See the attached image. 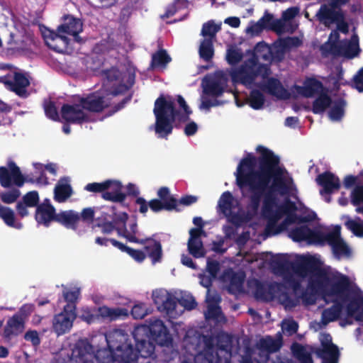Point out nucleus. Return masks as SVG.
<instances>
[{
    "label": "nucleus",
    "mask_w": 363,
    "mask_h": 363,
    "mask_svg": "<svg viewBox=\"0 0 363 363\" xmlns=\"http://www.w3.org/2000/svg\"><path fill=\"white\" fill-rule=\"evenodd\" d=\"M281 22L274 21L273 16L265 12L264 16L258 21H250L245 29V33L250 37H255L260 35L264 30H272L280 32Z\"/></svg>",
    "instance_id": "f3484780"
},
{
    "label": "nucleus",
    "mask_w": 363,
    "mask_h": 363,
    "mask_svg": "<svg viewBox=\"0 0 363 363\" xmlns=\"http://www.w3.org/2000/svg\"><path fill=\"white\" fill-rule=\"evenodd\" d=\"M33 306L32 305L26 304L21 308L19 312L17 314H19L20 316L23 317V320H25L26 316L30 314L33 311Z\"/></svg>",
    "instance_id": "e2e57ef3"
},
{
    "label": "nucleus",
    "mask_w": 363,
    "mask_h": 363,
    "mask_svg": "<svg viewBox=\"0 0 363 363\" xmlns=\"http://www.w3.org/2000/svg\"><path fill=\"white\" fill-rule=\"evenodd\" d=\"M197 130L198 125L194 121L188 122L184 127V133L188 136L194 135Z\"/></svg>",
    "instance_id": "13d9d810"
},
{
    "label": "nucleus",
    "mask_w": 363,
    "mask_h": 363,
    "mask_svg": "<svg viewBox=\"0 0 363 363\" xmlns=\"http://www.w3.org/2000/svg\"><path fill=\"white\" fill-rule=\"evenodd\" d=\"M131 313L134 318L141 319L148 313V308L143 303L136 304L133 306Z\"/></svg>",
    "instance_id": "de8ad7c7"
},
{
    "label": "nucleus",
    "mask_w": 363,
    "mask_h": 363,
    "mask_svg": "<svg viewBox=\"0 0 363 363\" xmlns=\"http://www.w3.org/2000/svg\"><path fill=\"white\" fill-rule=\"evenodd\" d=\"M227 77L226 74L219 71L214 74L213 76L206 77L203 81V87L204 95L201 98V109H207L211 106L216 105L214 103H208L205 95L217 96L220 95L226 86Z\"/></svg>",
    "instance_id": "dca6fc26"
},
{
    "label": "nucleus",
    "mask_w": 363,
    "mask_h": 363,
    "mask_svg": "<svg viewBox=\"0 0 363 363\" xmlns=\"http://www.w3.org/2000/svg\"><path fill=\"white\" fill-rule=\"evenodd\" d=\"M99 315L104 318L115 320L128 315V311L122 308H111L107 306H101L98 309Z\"/></svg>",
    "instance_id": "72a5a7b5"
},
{
    "label": "nucleus",
    "mask_w": 363,
    "mask_h": 363,
    "mask_svg": "<svg viewBox=\"0 0 363 363\" xmlns=\"http://www.w3.org/2000/svg\"><path fill=\"white\" fill-rule=\"evenodd\" d=\"M321 84L314 79H307L303 86H295L292 89L294 96L311 97L320 94L313 106L315 113H320L328 110L330 121H339L345 114V103L341 99H331L327 94L323 93Z\"/></svg>",
    "instance_id": "0eeeda50"
},
{
    "label": "nucleus",
    "mask_w": 363,
    "mask_h": 363,
    "mask_svg": "<svg viewBox=\"0 0 363 363\" xmlns=\"http://www.w3.org/2000/svg\"><path fill=\"white\" fill-rule=\"evenodd\" d=\"M171 59L164 50H160L152 56V66L156 68H164Z\"/></svg>",
    "instance_id": "c03bdc74"
},
{
    "label": "nucleus",
    "mask_w": 363,
    "mask_h": 363,
    "mask_svg": "<svg viewBox=\"0 0 363 363\" xmlns=\"http://www.w3.org/2000/svg\"><path fill=\"white\" fill-rule=\"evenodd\" d=\"M352 203L357 213H363V186H356L351 193Z\"/></svg>",
    "instance_id": "ea45409f"
},
{
    "label": "nucleus",
    "mask_w": 363,
    "mask_h": 363,
    "mask_svg": "<svg viewBox=\"0 0 363 363\" xmlns=\"http://www.w3.org/2000/svg\"><path fill=\"white\" fill-rule=\"evenodd\" d=\"M316 182L322 187L320 194L328 202L330 201L328 194L335 192L340 186V179L330 172L320 174L316 178Z\"/></svg>",
    "instance_id": "4be33fe9"
},
{
    "label": "nucleus",
    "mask_w": 363,
    "mask_h": 363,
    "mask_svg": "<svg viewBox=\"0 0 363 363\" xmlns=\"http://www.w3.org/2000/svg\"><path fill=\"white\" fill-rule=\"evenodd\" d=\"M200 57L205 60H210L213 55L212 40L210 38H205L201 42L199 46Z\"/></svg>",
    "instance_id": "79ce46f5"
},
{
    "label": "nucleus",
    "mask_w": 363,
    "mask_h": 363,
    "mask_svg": "<svg viewBox=\"0 0 363 363\" xmlns=\"http://www.w3.org/2000/svg\"><path fill=\"white\" fill-rule=\"evenodd\" d=\"M193 223L198 228L190 230V238L189 240L188 247L190 253L194 257L199 258L204 256L205 255L201 238L206 235L204 231L202 230V219L201 218H194Z\"/></svg>",
    "instance_id": "a211bd4d"
},
{
    "label": "nucleus",
    "mask_w": 363,
    "mask_h": 363,
    "mask_svg": "<svg viewBox=\"0 0 363 363\" xmlns=\"http://www.w3.org/2000/svg\"><path fill=\"white\" fill-rule=\"evenodd\" d=\"M55 216L54 207L46 200L37 208L35 219L39 224L48 226L51 221L55 220Z\"/></svg>",
    "instance_id": "b1692460"
},
{
    "label": "nucleus",
    "mask_w": 363,
    "mask_h": 363,
    "mask_svg": "<svg viewBox=\"0 0 363 363\" xmlns=\"http://www.w3.org/2000/svg\"><path fill=\"white\" fill-rule=\"evenodd\" d=\"M136 204L138 206L139 211H140V213H146L147 211L148 206L146 203V201H145V200L144 199H143V198H138L136 199Z\"/></svg>",
    "instance_id": "0e129e2a"
},
{
    "label": "nucleus",
    "mask_w": 363,
    "mask_h": 363,
    "mask_svg": "<svg viewBox=\"0 0 363 363\" xmlns=\"http://www.w3.org/2000/svg\"><path fill=\"white\" fill-rule=\"evenodd\" d=\"M33 166L35 169L36 175L40 176L38 179V182L41 184H46L48 183L46 179L43 177L45 172H48L54 176L56 175L57 167L55 164L49 163L43 164L41 163H35L33 164Z\"/></svg>",
    "instance_id": "f704fd0d"
},
{
    "label": "nucleus",
    "mask_w": 363,
    "mask_h": 363,
    "mask_svg": "<svg viewBox=\"0 0 363 363\" xmlns=\"http://www.w3.org/2000/svg\"><path fill=\"white\" fill-rule=\"evenodd\" d=\"M9 111V107L6 104L0 101V125H7L11 123L10 119L6 117V113Z\"/></svg>",
    "instance_id": "5fc2aeb1"
},
{
    "label": "nucleus",
    "mask_w": 363,
    "mask_h": 363,
    "mask_svg": "<svg viewBox=\"0 0 363 363\" xmlns=\"http://www.w3.org/2000/svg\"><path fill=\"white\" fill-rule=\"evenodd\" d=\"M107 82L102 89L82 99V105L86 110L99 112L110 104L112 96L117 95L129 89L134 83L135 74L133 69L121 73L112 69L106 73Z\"/></svg>",
    "instance_id": "423d86ee"
},
{
    "label": "nucleus",
    "mask_w": 363,
    "mask_h": 363,
    "mask_svg": "<svg viewBox=\"0 0 363 363\" xmlns=\"http://www.w3.org/2000/svg\"><path fill=\"white\" fill-rule=\"evenodd\" d=\"M114 218L116 231L120 237L130 242L145 245V249L153 264L162 261V251L160 243L153 239L143 237L135 218H129L125 213H115Z\"/></svg>",
    "instance_id": "1a4fd4ad"
},
{
    "label": "nucleus",
    "mask_w": 363,
    "mask_h": 363,
    "mask_svg": "<svg viewBox=\"0 0 363 363\" xmlns=\"http://www.w3.org/2000/svg\"><path fill=\"white\" fill-rule=\"evenodd\" d=\"M219 269V263L208 259L207 261L206 272L199 275L200 284L208 289L213 280L216 278Z\"/></svg>",
    "instance_id": "bb28decb"
},
{
    "label": "nucleus",
    "mask_w": 363,
    "mask_h": 363,
    "mask_svg": "<svg viewBox=\"0 0 363 363\" xmlns=\"http://www.w3.org/2000/svg\"><path fill=\"white\" fill-rule=\"evenodd\" d=\"M298 13V9L296 7L289 8L285 11H284L282 14L281 19L275 20L274 21L281 22V31L277 32L278 34H283L287 32H292L295 27L292 25L291 20L294 18L297 13Z\"/></svg>",
    "instance_id": "7c9ffc66"
},
{
    "label": "nucleus",
    "mask_w": 363,
    "mask_h": 363,
    "mask_svg": "<svg viewBox=\"0 0 363 363\" xmlns=\"http://www.w3.org/2000/svg\"><path fill=\"white\" fill-rule=\"evenodd\" d=\"M148 333L160 345L171 342V337L163 323L155 319L149 326L140 325L135 328L133 335L136 342V351L132 347L128 333L123 330H115L106 337L108 350H97L95 357L102 363H111L114 360L125 363H146L140 360L150 357L155 350Z\"/></svg>",
    "instance_id": "7ed1b4c3"
},
{
    "label": "nucleus",
    "mask_w": 363,
    "mask_h": 363,
    "mask_svg": "<svg viewBox=\"0 0 363 363\" xmlns=\"http://www.w3.org/2000/svg\"><path fill=\"white\" fill-rule=\"evenodd\" d=\"M330 5L323 6L317 16L319 21L325 26L329 27L332 23L337 25V30L345 34L348 31L347 24L342 20V16L337 9V6L345 4L347 0H331Z\"/></svg>",
    "instance_id": "2eb2a0df"
},
{
    "label": "nucleus",
    "mask_w": 363,
    "mask_h": 363,
    "mask_svg": "<svg viewBox=\"0 0 363 363\" xmlns=\"http://www.w3.org/2000/svg\"><path fill=\"white\" fill-rule=\"evenodd\" d=\"M177 102L181 111L175 113L171 97L162 96L156 100L154 108L155 132L160 137H164L172 132L174 122H187L191 111L182 96H178Z\"/></svg>",
    "instance_id": "6e6552de"
},
{
    "label": "nucleus",
    "mask_w": 363,
    "mask_h": 363,
    "mask_svg": "<svg viewBox=\"0 0 363 363\" xmlns=\"http://www.w3.org/2000/svg\"><path fill=\"white\" fill-rule=\"evenodd\" d=\"M55 199L58 202H63L72 194L69 180L67 178L61 179L56 185L55 190Z\"/></svg>",
    "instance_id": "2f4dec72"
},
{
    "label": "nucleus",
    "mask_w": 363,
    "mask_h": 363,
    "mask_svg": "<svg viewBox=\"0 0 363 363\" xmlns=\"http://www.w3.org/2000/svg\"><path fill=\"white\" fill-rule=\"evenodd\" d=\"M243 57V53L238 47L230 45L228 48L225 59L230 65L238 64L242 60Z\"/></svg>",
    "instance_id": "4c0bfd02"
},
{
    "label": "nucleus",
    "mask_w": 363,
    "mask_h": 363,
    "mask_svg": "<svg viewBox=\"0 0 363 363\" xmlns=\"http://www.w3.org/2000/svg\"><path fill=\"white\" fill-rule=\"evenodd\" d=\"M76 318L75 306L73 304H67L64 311L57 315L54 320V329L58 335L68 332L72 327Z\"/></svg>",
    "instance_id": "6ab92c4d"
},
{
    "label": "nucleus",
    "mask_w": 363,
    "mask_h": 363,
    "mask_svg": "<svg viewBox=\"0 0 363 363\" xmlns=\"http://www.w3.org/2000/svg\"><path fill=\"white\" fill-rule=\"evenodd\" d=\"M354 86L359 91H363V68L359 70L354 78Z\"/></svg>",
    "instance_id": "bf43d9fd"
},
{
    "label": "nucleus",
    "mask_w": 363,
    "mask_h": 363,
    "mask_svg": "<svg viewBox=\"0 0 363 363\" xmlns=\"http://www.w3.org/2000/svg\"><path fill=\"white\" fill-rule=\"evenodd\" d=\"M0 218L4 223L9 228L16 230H21L23 227V223L17 218L15 212L11 208L1 206H0Z\"/></svg>",
    "instance_id": "cd10ccee"
},
{
    "label": "nucleus",
    "mask_w": 363,
    "mask_h": 363,
    "mask_svg": "<svg viewBox=\"0 0 363 363\" xmlns=\"http://www.w3.org/2000/svg\"><path fill=\"white\" fill-rule=\"evenodd\" d=\"M346 227L357 237H363V220L359 218H350L348 216H344Z\"/></svg>",
    "instance_id": "c9c22d12"
},
{
    "label": "nucleus",
    "mask_w": 363,
    "mask_h": 363,
    "mask_svg": "<svg viewBox=\"0 0 363 363\" xmlns=\"http://www.w3.org/2000/svg\"><path fill=\"white\" fill-rule=\"evenodd\" d=\"M339 38L338 30L332 31L328 41L321 47L323 52L340 55L347 58H353L359 55L360 49L356 35H352L350 40L338 41Z\"/></svg>",
    "instance_id": "f8f14e48"
},
{
    "label": "nucleus",
    "mask_w": 363,
    "mask_h": 363,
    "mask_svg": "<svg viewBox=\"0 0 363 363\" xmlns=\"http://www.w3.org/2000/svg\"><path fill=\"white\" fill-rule=\"evenodd\" d=\"M247 101L252 108L261 109L263 108L265 99L262 92L254 89L247 98Z\"/></svg>",
    "instance_id": "a19ab883"
},
{
    "label": "nucleus",
    "mask_w": 363,
    "mask_h": 363,
    "mask_svg": "<svg viewBox=\"0 0 363 363\" xmlns=\"http://www.w3.org/2000/svg\"><path fill=\"white\" fill-rule=\"evenodd\" d=\"M39 201V196L37 191H30L27 193L23 198L22 202L27 206L33 208L37 205Z\"/></svg>",
    "instance_id": "09e8293b"
},
{
    "label": "nucleus",
    "mask_w": 363,
    "mask_h": 363,
    "mask_svg": "<svg viewBox=\"0 0 363 363\" xmlns=\"http://www.w3.org/2000/svg\"><path fill=\"white\" fill-rule=\"evenodd\" d=\"M315 214L306 208L301 202L294 201L291 212L285 219V224L276 228V231L286 230L294 241L308 245H322L328 242L334 255L338 258H347L352 249L340 238V227L335 226L332 231L323 227H313L310 222Z\"/></svg>",
    "instance_id": "39448f33"
},
{
    "label": "nucleus",
    "mask_w": 363,
    "mask_h": 363,
    "mask_svg": "<svg viewBox=\"0 0 363 363\" xmlns=\"http://www.w3.org/2000/svg\"><path fill=\"white\" fill-rule=\"evenodd\" d=\"M45 112L46 116L52 120L57 121L59 119L57 108L52 102H47L45 104Z\"/></svg>",
    "instance_id": "603ef678"
},
{
    "label": "nucleus",
    "mask_w": 363,
    "mask_h": 363,
    "mask_svg": "<svg viewBox=\"0 0 363 363\" xmlns=\"http://www.w3.org/2000/svg\"><path fill=\"white\" fill-rule=\"evenodd\" d=\"M281 328L284 333L291 335L296 332L298 325L293 320H284L282 322Z\"/></svg>",
    "instance_id": "3c124183"
},
{
    "label": "nucleus",
    "mask_w": 363,
    "mask_h": 363,
    "mask_svg": "<svg viewBox=\"0 0 363 363\" xmlns=\"http://www.w3.org/2000/svg\"><path fill=\"white\" fill-rule=\"evenodd\" d=\"M301 44L298 38H288L276 43L269 47L264 43H259L253 53H248L250 58L238 68H232L230 71L231 79L234 84L240 83L247 87L256 86L279 99H287L291 94L282 86L280 82L269 78V70L267 65L259 62L261 59L266 62L280 60L287 49Z\"/></svg>",
    "instance_id": "20e7f679"
},
{
    "label": "nucleus",
    "mask_w": 363,
    "mask_h": 363,
    "mask_svg": "<svg viewBox=\"0 0 363 363\" xmlns=\"http://www.w3.org/2000/svg\"><path fill=\"white\" fill-rule=\"evenodd\" d=\"M196 201H197V197H196L194 196H191V195H188V196H185L182 197L180 199L179 203L188 206V205L195 203Z\"/></svg>",
    "instance_id": "69168bd1"
},
{
    "label": "nucleus",
    "mask_w": 363,
    "mask_h": 363,
    "mask_svg": "<svg viewBox=\"0 0 363 363\" xmlns=\"http://www.w3.org/2000/svg\"><path fill=\"white\" fill-rule=\"evenodd\" d=\"M116 230V226H113L110 222H104L99 223L96 232L100 231L105 235L111 234L113 230Z\"/></svg>",
    "instance_id": "864d4df0"
},
{
    "label": "nucleus",
    "mask_w": 363,
    "mask_h": 363,
    "mask_svg": "<svg viewBox=\"0 0 363 363\" xmlns=\"http://www.w3.org/2000/svg\"><path fill=\"white\" fill-rule=\"evenodd\" d=\"M63 296L67 304H73V302L76 301L79 296V289L77 286H72L65 288L63 291Z\"/></svg>",
    "instance_id": "49530a36"
},
{
    "label": "nucleus",
    "mask_w": 363,
    "mask_h": 363,
    "mask_svg": "<svg viewBox=\"0 0 363 363\" xmlns=\"http://www.w3.org/2000/svg\"><path fill=\"white\" fill-rule=\"evenodd\" d=\"M280 347L281 342L279 340H273L270 337L260 340L258 347L262 354L258 363H264L268 358V354L277 351Z\"/></svg>",
    "instance_id": "393cba45"
},
{
    "label": "nucleus",
    "mask_w": 363,
    "mask_h": 363,
    "mask_svg": "<svg viewBox=\"0 0 363 363\" xmlns=\"http://www.w3.org/2000/svg\"><path fill=\"white\" fill-rule=\"evenodd\" d=\"M0 183L4 187H9L12 184L21 186L24 183V179L18 167L11 162L8 165V169L4 167H0Z\"/></svg>",
    "instance_id": "412c9836"
},
{
    "label": "nucleus",
    "mask_w": 363,
    "mask_h": 363,
    "mask_svg": "<svg viewBox=\"0 0 363 363\" xmlns=\"http://www.w3.org/2000/svg\"><path fill=\"white\" fill-rule=\"evenodd\" d=\"M61 113L62 118L70 123H81L88 118V111L83 108L81 100L79 104L64 106Z\"/></svg>",
    "instance_id": "5701e85b"
},
{
    "label": "nucleus",
    "mask_w": 363,
    "mask_h": 363,
    "mask_svg": "<svg viewBox=\"0 0 363 363\" xmlns=\"http://www.w3.org/2000/svg\"><path fill=\"white\" fill-rule=\"evenodd\" d=\"M149 206L150 209L155 212H158L163 209L166 210V206L164 203L161 200L158 199H152L149 203Z\"/></svg>",
    "instance_id": "6e6d98bb"
},
{
    "label": "nucleus",
    "mask_w": 363,
    "mask_h": 363,
    "mask_svg": "<svg viewBox=\"0 0 363 363\" xmlns=\"http://www.w3.org/2000/svg\"><path fill=\"white\" fill-rule=\"evenodd\" d=\"M152 298L159 311L164 313L169 318H177L184 309L191 310L196 306L191 295L184 296L177 303L175 297L165 289H156L152 292Z\"/></svg>",
    "instance_id": "9b49d317"
},
{
    "label": "nucleus",
    "mask_w": 363,
    "mask_h": 363,
    "mask_svg": "<svg viewBox=\"0 0 363 363\" xmlns=\"http://www.w3.org/2000/svg\"><path fill=\"white\" fill-rule=\"evenodd\" d=\"M221 22L216 23L213 21L204 23L202 28L201 34L205 38H210L211 40L215 35L220 30Z\"/></svg>",
    "instance_id": "58836bf2"
},
{
    "label": "nucleus",
    "mask_w": 363,
    "mask_h": 363,
    "mask_svg": "<svg viewBox=\"0 0 363 363\" xmlns=\"http://www.w3.org/2000/svg\"><path fill=\"white\" fill-rule=\"evenodd\" d=\"M24 329V320L19 314H15L6 323L4 334L6 337L17 335Z\"/></svg>",
    "instance_id": "c85d7f7f"
},
{
    "label": "nucleus",
    "mask_w": 363,
    "mask_h": 363,
    "mask_svg": "<svg viewBox=\"0 0 363 363\" xmlns=\"http://www.w3.org/2000/svg\"><path fill=\"white\" fill-rule=\"evenodd\" d=\"M74 355L76 357H79V362H84V361L89 359L90 357H92V355L89 352H87V354H85L79 350L74 351Z\"/></svg>",
    "instance_id": "774afa93"
},
{
    "label": "nucleus",
    "mask_w": 363,
    "mask_h": 363,
    "mask_svg": "<svg viewBox=\"0 0 363 363\" xmlns=\"http://www.w3.org/2000/svg\"><path fill=\"white\" fill-rule=\"evenodd\" d=\"M322 349L317 351V354L321 357L322 363H337L339 357L337 347L332 343L330 335L322 333L320 335Z\"/></svg>",
    "instance_id": "aec40b11"
},
{
    "label": "nucleus",
    "mask_w": 363,
    "mask_h": 363,
    "mask_svg": "<svg viewBox=\"0 0 363 363\" xmlns=\"http://www.w3.org/2000/svg\"><path fill=\"white\" fill-rule=\"evenodd\" d=\"M259 165L256 158L248 155L239 164L235 172L237 184L242 194L250 193L247 214L241 211L239 202L229 191L220 196L218 211L235 225L249 224L253 230L265 233V236L281 231L276 228L285 224L296 199V189L289 173L279 164L278 157L262 146L257 147Z\"/></svg>",
    "instance_id": "f03ea898"
},
{
    "label": "nucleus",
    "mask_w": 363,
    "mask_h": 363,
    "mask_svg": "<svg viewBox=\"0 0 363 363\" xmlns=\"http://www.w3.org/2000/svg\"><path fill=\"white\" fill-rule=\"evenodd\" d=\"M81 318L90 323L94 321L96 317L91 314V311L89 308H84L81 314Z\"/></svg>",
    "instance_id": "680f3d73"
},
{
    "label": "nucleus",
    "mask_w": 363,
    "mask_h": 363,
    "mask_svg": "<svg viewBox=\"0 0 363 363\" xmlns=\"http://www.w3.org/2000/svg\"><path fill=\"white\" fill-rule=\"evenodd\" d=\"M111 245L113 246L118 248L121 252H124L127 253L130 257H132L137 262H139V263L143 262L146 257L145 254L140 250L133 249V248L125 245V244H123L121 242H118L116 240H111Z\"/></svg>",
    "instance_id": "473e14b6"
},
{
    "label": "nucleus",
    "mask_w": 363,
    "mask_h": 363,
    "mask_svg": "<svg viewBox=\"0 0 363 363\" xmlns=\"http://www.w3.org/2000/svg\"><path fill=\"white\" fill-rule=\"evenodd\" d=\"M85 190L90 192H101L106 200L121 202L125 199L121 182L116 179H109L100 183H90L86 185Z\"/></svg>",
    "instance_id": "4468645a"
},
{
    "label": "nucleus",
    "mask_w": 363,
    "mask_h": 363,
    "mask_svg": "<svg viewBox=\"0 0 363 363\" xmlns=\"http://www.w3.org/2000/svg\"><path fill=\"white\" fill-rule=\"evenodd\" d=\"M26 340L30 341L33 345H37L40 343V340L38 333L35 331H30L25 335Z\"/></svg>",
    "instance_id": "052dcab7"
},
{
    "label": "nucleus",
    "mask_w": 363,
    "mask_h": 363,
    "mask_svg": "<svg viewBox=\"0 0 363 363\" xmlns=\"http://www.w3.org/2000/svg\"><path fill=\"white\" fill-rule=\"evenodd\" d=\"M30 208V206H27V204L24 203L23 202L21 201L17 203L16 206V210L18 212V214L20 217L24 218L29 215V211L28 208Z\"/></svg>",
    "instance_id": "4d7b16f0"
},
{
    "label": "nucleus",
    "mask_w": 363,
    "mask_h": 363,
    "mask_svg": "<svg viewBox=\"0 0 363 363\" xmlns=\"http://www.w3.org/2000/svg\"><path fill=\"white\" fill-rule=\"evenodd\" d=\"M82 30L83 24L81 20L72 16L65 18L57 31L46 27L40 28L46 45L57 52H63L73 41L81 42L82 39L79 35Z\"/></svg>",
    "instance_id": "9d476101"
},
{
    "label": "nucleus",
    "mask_w": 363,
    "mask_h": 363,
    "mask_svg": "<svg viewBox=\"0 0 363 363\" xmlns=\"http://www.w3.org/2000/svg\"><path fill=\"white\" fill-rule=\"evenodd\" d=\"M244 259L262 268L270 266L274 273L282 277L284 284L257 286L255 293L257 298L269 301L277 299L286 308L294 306L298 299L291 301L289 293L299 294L300 287L306 284L303 301L307 304L315 303L318 298L333 305L323 311L321 322L312 323L315 331L337 318H354L363 323V292L353 280L330 267L323 264L318 255H296L290 268L287 255H273L268 252L245 255Z\"/></svg>",
    "instance_id": "f257e3e1"
},
{
    "label": "nucleus",
    "mask_w": 363,
    "mask_h": 363,
    "mask_svg": "<svg viewBox=\"0 0 363 363\" xmlns=\"http://www.w3.org/2000/svg\"><path fill=\"white\" fill-rule=\"evenodd\" d=\"M220 301L218 296H216L211 297L209 290L206 295V303L207 311L205 313L206 319H213L217 322L223 320V317L221 314L220 308L218 306V303Z\"/></svg>",
    "instance_id": "a878e982"
},
{
    "label": "nucleus",
    "mask_w": 363,
    "mask_h": 363,
    "mask_svg": "<svg viewBox=\"0 0 363 363\" xmlns=\"http://www.w3.org/2000/svg\"><path fill=\"white\" fill-rule=\"evenodd\" d=\"M20 196V191L13 189L1 194V201L5 203H12L16 201Z\"/></svg>",
    "instance_id": "8fccbe9b"
},
{
    "label": "nucleus",
    "mask_w": 363,
    "mask_h": 363,
    "mask_svg": "<svg viewBox=\"0 0 363 363\" xmlns=\"http://www.w3.org/2000/svg\"><path fill=\"white\" fill-rule=\"evenodd\" d=\"M225 23L231 27L238 28L240 24V20L238 17H229L225 20Z\"/></svg>",
    "instance_id": "338daca9"
},
{
    "label": "nucleus",
    "mask_w": 363,
    "mask_h": 363,
    "mask_svg": "<svg viewBox=\"0 0 363 363\" xmlns=\"http://www.w3.org/2000/svg\"><path fill=\"white\" fill-rule=\"evenodd\" d=\"M79 218L80 216L78 213L69 210L57 213L55 216V220L67 228L74 229L79 220Z\"/></svg>",
    "instance_id": "c756f323"
},
{
    "label": "nucleus",
    "mask_w": 363,
    "mask_h": 363,
    "mask_svg": "<svg viewBox=\"0 0 363 363\" xmlns=\"http://www.w3.org/2000/svg\"><path fill=\"white\" fill-rule=\"evenodd\" d=\"M189 5L190 3L187 0H174L167 8L166 16L169 17L178 12L185 11Z\"/></svg>",
    "instance_id": "37998d69"
},
{
    "label": "nucleus",
    "mask_w": 363,
    "mask_h": 363,
    "mask_svg": "<svg viewBox=\"0 0 363 363\" xmlns=\"http://www.w3.org/2000/svg\"><path fill=\"white\" fill-rule=\"evenodd\" d=\"M0 82L19 96L26 94V89L29 85V80L25 74L7 65H0Z\"/></svg>",
    "instance_id": "ddd939ff"
},
{
    "label": "nucleus",
    "mask_w": 363,
    "mask_h": 363,
    "mask_svg": "<svg viewBox=\"0 0 363 363\" xmlns=\"http://www.w3.org/2000/svg\"><path fill=\"white\" fill-rule=\"evenodd\" d=\"M157 195L160 200L164 203L166 210H173L177 208V201L170 195L169 189L162 187L158 190Z\"/></svg>",
    "instance_id": "e433bc0d"
},
{
    "label": "nucleus",
    "mask_w": 363,
    "mask_h": 363,
    "mask_svg": "<svg viewBox=\"0 0 363 363\" xmlns=\"http://www.w3.org/2000/svg\"><path fill=\"white\" fill-rule=\"evenodd\" d=\"M291 350L293 353L301 360V363H312L311 357L300 345H293Z\"/></svg>",
    "instance_id": "a18cd8bd"
}]
</instances>
